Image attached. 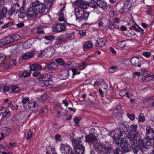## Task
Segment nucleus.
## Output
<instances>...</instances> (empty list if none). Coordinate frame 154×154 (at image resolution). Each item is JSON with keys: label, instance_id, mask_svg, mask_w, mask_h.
Here are the masks:
<instances>
[{"label": "nucleus", "instance_id": "nucleus-1", "mask_svg": "<svg viewBox=\"0 0 154 154\" xmlns=\"http://www.w3.org/2000/svg\"><path fill=\"white\" fill-rule=\"evenodd\" d=\"M45 5L44 3L39 1H35L32 4V7L29 8L26 12V16L27 18H30L36 16L38 13H42L45 11Z\"/></svg>", "mask_w": 154, "mask_h": 154}, {"label": "nucleus", "instance_id": "nucleus-2", "mask_svg": "<svg viewBox=\"0 0 154 154\" xmlns=\"http://www.w3.org/2000/svg\"><path fill=\"white\" fill-rule=\"evenodd\" d=\"M72 142L74 148V152L72 154H83L85 151V147L82 144L81 138L73 139Z\"/></svg>", "mask_w": 154, "mask_h": 154}, {"label": "nucleus", "instance_id": "nucleus-3", "mask_svg": "<svg viewBox=\"0 0 154 154\" xmlns=\"http://www.w3.org/2000/svg\"><path fill=\"white\" fill-rule=\"evenodd\" d=\"M138 143L140 145V149L142 154L147 153V149L152 145V142L149 139L145 138L143 139H139Z\"/></svg>", "mask_w": 154, "mask_h": 154}, {"label": "nucleus", "instance_id": "nucleus-4", "mask_svg": "<svg viewBox=\"0 0 154 154\" xmlns=\"http://www.w3.org/2000/svg\"><path fill=\"white\" fill-rule=\"evenodd\" d=\"M115 144L118 146H120L123 152H126L131 150L130 145L128 144L126 139L120 140L117 139L114 141Z\"/></svg>", "mask_w": 154, "mask_h": 154}, {"label": "nucleus", "instance_id": "nucleus-5", "mask_svg": "<svg viewBox=\"0 0 154 154\" xmlns=\"http://www.w3.org/2000/svg\"><path fill=\"white\" fill-rule=\"evenodd\" d=\"M95 148L97 151L103 152L104 154L110 153L113 150L112 147L110 146H106V144L98 143L95 145Z\"/></svg>", "mask_w": 154, "mask_h": 154}, {"label": "nucleus", "instance_id": "nucleus-6", "mask_svg": "<svg viewBox=\"0 0 154 154\" xmlns=\"http://www.w3.org/2000/svg\"><path fill=\"white\" fill-rule=\"evenodd\" d=\"M139 135V133L136 130H131L128 133V137L130 140L135 143L137 142V137Z\"/></svg>", "mask_w": 154, "mask_h": 154}, {"label": "nucleus", "instance_id": "nucleus-7", "mask_svg": "<svg viewBox=\"0 0 154 154\" xmlns=\"http://www.w3.org/2000/svg\"><path fill=\"white\" fill-rule=\"evenodd\" d=\"M60 149L63 154H72L74 153V150L72 151L70 146L67 144H61Z\"/></svg>", "mask_w": 154, "mask_h": 154}, {"label": "nucleus", "instance_id": "nucleus-8", "mask_svg": "<svg viewBox=\"0 0 154 154\" xmlns=\"http://www.w3.org/2000/svg\"><path fill=\"white\" fill-rule=\"evenodd\" d=\"M133 0H125L124 2V6L122 8L123 12L128 13L132 5Z\"/></svg>", "mask_w": 154, "mask_h": 154}, {"label": "nucleus", "instance_id": "nucleus-9", "mask_svg": "<svg viewBox=\"0 0 154 154\" xmlns=\"http://www.w3.org/2000/svg\"><path fill=\"white\" fill-rule=\"evenodd\" d=\"M130 62L132 65L135 67H140L142 63V61L139 60V57H132L131 59Z\"/></svg>", "mask_w": 154, "mask_h": 154}, {"label": "nucleus", "instance_id": "nucleus-10", "mask_svg": "<svg viewBox=\"0 0 154 154\" xmlns=\"http://www.w3.org/2000/svg\"><path fill=\"white\" fill-rule=\"evenodd\" d=\"M146 136L148 139H153L154 138V131L150 126H147L146 129Z\"/></svg>", "mask_w": 154, "mask_h": 154}, {"label": "nucleus", "instance_id": "nucleus-11", "mask_svg": "<svg viewBox=\"0 0 154 154\" xmlns=\"http://www.w3.org/2000/svg\"><path fill=\"white\" fill-rule=\"evenodd\" d=\"M28 106L29 110L32 111H36L38 109V105L37 103L32 100L29 101Z\"/></svg>", "mask_w": 154, "mask_h": 154}, {"label": "nucleus", "instance_id": "nucleus-12", "mask_svg": "<svg viewBox=\"0 0 154 154\" xmlns=\"http://www.w3.org/2000/svg\"><path fill=\"white\" fill-rule=\"evenodd\" d=\"M89 4V2L85 1L83 0H78L76 2V5L79 7L80 9H87V4Z\"/></svg>", "mask_w": 154, "mask_h": 154}, {"label": "nucleus", "instance_id": "nucleus-13", "mask_svg": "<svg viewBox=\"0 0 154 154\" xmlns=\"http://www.w3.org/2000/svg\"><path fill=\"white\" fill-rule=\"evenodd\" d=\"M106 39L103 38H100L96 41L94 45L96 48H98L104 46L106 45Z\"/></svg>", "mask_w": 154, "mask_h": 154}, {"label": "nucleus", "instance_id": "nucleus-14", "mask_svg": "<svg viewBox=\"0 0 154 154\" xmlns=\"http://www.w3.org/2000/svg\"><path fill=\"white\" fill-rule=\"evenodd\" d=\"M97 138L94 134H91L87 135L85 137V141L89 143H94L96 141Z\"/></svg>", "mask_w": 154, "mask_h": 154}, {"label": "nucleus", "instance_id": "nucleus-15", "mask_svg": "<svg viewBox=\"0 0 154 154\" xmlns=\"http://www.w3.org/2000/svg\"><path fill=\"white\" fill-rule=\"evenodd\" d=\"M66 29L65 25L62 23H57L53 28V30L60 32L63 31Z\"/></svg>", "mask_w": 154, "mask_h": 154}, {"label": "nucleus", "instance_id": "nucleus-16", "mask_svg": "<svg viewBox=\"0 0 154 154\" xmlns=\"http://www.w3.org/2000/svg\"><path fill=\"white\" fill-rule=\"evenodd\" d=\"M13 41V38L11 36L5 37L1 39V42L4 45L10 43Z\"/></svg>", "mask_w": 154, "mask_h": 154}, {"label": "nucleus", "instance_id": "nucleus-17", "mask_svg": "<svg viewBox=\"0 0 154 154\" xmlns=\"http://www.w3.org/2000/svg\"><path fill=\"white\" fill-rule=\"evenodd\" d=\"M84 10L80 9L78 8H75L74 9L75 14L76 17V20H77L81 18L82 14L83 13Z\"/></svg>", "mask_w": 154, "mask_h": 154}, {"label": "nucleus", "instance_id": "nucleus-18", "mask_svg": "<svg viewBox=\"0 0 154 154\" xmlns=\"http://www.w3.org/2000/svg\"><path fill=\"white\" fill-rule=\"evenodd\" d=\"M119 128V130L120 131H123L124 132H127L129 128V126L125 125L122 122H119L118 124Z\"/></svg>", "mask_w": 154, "mask_h": 154}, {"label": "nucleus", "instance_id": "nucleus-19", "mask_svg": "<svg viewBox=\"0 0 154 154\" xmlns=\"http://www.w3.org/2000/svg\"><path fill=\"white\" fill-rule=\"evenodd\" d=\"M42 67L38 64H34L31 65L30 66L31 70L35 71V70H41L42 69Z\"/></svg>", "mask_w": 154, "mask_h": 154}, {"label": "nucleus", "instance_id": "nucleus-20", "mask_svg": "<svg viewBox=\"0 0 154 154\" xmlns=\"http://www.w3.org/2000/svg\"><path fill=\"white\" fill-rule=\"evenodd\" d=\"M129 29L131 30L134 29L136 31L140 32L142 34L144 33L143 30L137 24L133 25L129 27Z\"/></svg>", "mask_w": 154, "mask_h": 154}, {"label": "nucleus", "instance_id": "nucleus-21", "mask_svg": "<svg viewBox=\"0 0 154 154\" xmlns=\"http://www.w3.org/2000/svg\"><path fill=\"white\" fill-rule=\"evenodd\" d=\"M56 62L60 66H63L66 67L67 66H69L71 65V63L69 62V63H65V61L61 58H58L55 60Z\"/></svg>", "mask_w": 154, "mask_h": 154}, {"label": "nucleus", "instance_id": "nucleus-22", "mask_svg": "<svg viewBox=\"0 0 154 154\" xmlns=\"http://www.w3.org/2000/svg\"><path fill=\"white\" fill-rule=\"evenodd\" d=\"M47 57H50L54 53V49L53 47H49L46 49Z\"/></svg>", "mask_w": 154, "mask_h": 154}, {"label": "nucleus", "instance_id": "nucleus-23", "mask_svg": "<svg viewBox=\"0 0 154 154\" xmlns=\"http://www.w3.org/2000/svg\"><path fill=\"white\" fill-rule=\"evenodd\" d=\"M119 130L118 129L115 130L114 131L112 132L111 134L114 139V141L117 139H119Z\"/></svg>", "mask_w": 154, "mask_h": 154}, {"label": "nucleus", "instance_id": "nucleus-24", "mask_svg": "<svg viewBox=\"0 0 154 154\" xmlns=\"http://www.w3.org/2000/svg\"><path fill=\"white\" fill-rule=\"evenodd\" d=\"M7 12L8 9L5 7L2 8L1 10L0 9V20L6 17Z\"/></svg>", "mask_w": 154, "mask_h": 154}, {"label": "nucleus", "instance_id": "nucleus-25", "mask_svg": "<svg viewBox=\"0 0 154 154\" xmlns=\"http://www.w3.org/2000/svg\"><path fill=\"white\" fill-rule=\"evenodd\" d=\"M2 132L5 137L9 136L11 132V129L7 127H2Z\"/></svg>", "mask_w": 154, "mask_h": 154}, {"label": "nucleus", "instance_id": "nucleus-26", "mask_svg": "<svg viewBox=\"0 0 154 154\" xmlns=\"http://www.w3.org/2000/svg\"><path fill=\"white\" fill-rule=\"evenodd\" d=\"M132 145V150L135 154H137L140 149V145L137 144L135 145V143Z\"/></svg>", "mask_w": 154, "mask_h": 154}, {"label": "nucleus", "instance_id": "nucleus-27", "mask_svg": "<svg viewBox=\"0 0 154 154\" xmlns=\"http://www.w3.org/2000/svg\"><path fill=\"white\" fill-rule=\"evenodd\" d=\"M69 71L67 69H65L61 72V75L63 77V79H66L68 77Z\"/></svg>", "mask_w": 154, "mask_h": 154}, {"label": "nucleus", "instance_id": "nucleus-28", "mask_svg": "<svg viewBox=\"0 0 154 154\" xmlns=\"http://www.w3.org/2000/svg\"><path fill=\"white\" fill-rule=\"evenodd\" d=\"M100 0H91L90 2H89V4H87L88 6H90L93 8H96L97 6V3Z\"/></svg>", "mask_w": 154, "mask_h": 154}, {"label": "nucleus", "instance_id": "nucleus-29", "mask_svg": "<svg viewBox=\"0 0 154 154\" xmlns=\"http://www.w3.org/2000/svg\"><path fill=\"white\" fill-rule=\"evenodd\" d=\"M34 55V52H28L24 54L22 56V57L24 59H27L32 57Z\"/></svg>", "mask_w": 154, "mask_h": 154}, {"label": "nucleus", "instance_id": "nucleus-30", "mask_svg": "<svg viewBox=\"0 0 154 154\" xmlns=\"http://www.w3.org/2000/svg\"><path fill=\"white\" fill-rule=\"evenodd\" d=\"M57 68V64L54 62L51 63L48 66L47 68L48 69L51 70H54Z\"/></svg>", "mask_w": 154, "mask_h": 154}, {"label": "nucleus", "instance_id": "nucleus-31", "mask_svg": "<svg viewBox=\"0 0 154 154\" xmlns=\"http://www.w3.org/2000/svg\"><path fill=\"white\" fill-rule=\"evenodd\" d=\"M89 12L87 11H86L84 10L83 13L82 14V15L81 16V18L80 19H83L85 20H87L89 16Z\"/></svg>", "mask_w": 154, "mask_h": 154}, {"label": "nucleus", "instance_id": "nucleus-32", "mask_svg": "<svg viewBox=\"0 0 154 154\" xmlns=\"http://www.w3.org/2000/svg\"><path fill=\"white\" fill-rule=\"evenodd\" d=\"M46 154H57L55 153V148L50 146H48L46 148Z\"/></svg>", "mask_w": 154, "mask_h": 154}, {"label": "nucleus", "instance_id": "nucleus-33", "mask_svg": "<svg viewBox=\"0 0 154 154\" xmlns=\"http://www.w3.org/2000/svg\"><path fill=\"white\" fill-rule=\"evenodd\" d=\"M37 98L39 101L42 103H43L47 99V94H45L40 97H37Z\"/></svg>", "mask_w": 154, "mask_h": 154}, {"label": "nucleus", "instance_id": "nucleus-34", "mask_svg": "<svg viewBox=\"0 0 154 154\" xmlns=\"http://www.w3.org/2000/svg\"><path fill=\"white\" fill-rule=\"evenodd\" d=\"M119 139L124 140L126 139L125 137H127L126 134L127 132H124L123 131H119Z\"/></svg>", "mask_w": 154, "mask_h": 154}, {"label": "nucleus", "instance_id": "nucleus-35", "mask_svg": "<svg viewBox=\"0 0 154 154\" xmlns=\"http://www.w3.org/2000/svg\"><path fill=\"white\" fill-rule=\"evenodd\" d=\"M93 44L91 42L88 41L85 43L83 48L84 49H88L91 48Z\"/></svg>", "mask_w": 154, "mask_h": 154}, {"label": "nucleus", "instance_id": "nucleus-36", "mask_svg": "<svg viewBox=\"0 0 154 154\" xmlns=\"http://www.w3.org/2000/svg\"><path fill=\"white\" fill-rule=\"evenodd\" d=\"M97 6L103 9H105L106 7L107 4L106 2L103 1L102 0H101L98 2Z\"/></svg>", "mask_w": 154, "mask_h": 154}, {"label": "nucleus", "instance_id": "nucleus-37", "mask_svg": "<svg viewBox=\"0 0 154 154\" xmlns=\"http://www.w3.org/2000/svg\"><path fill=\"white\" fill-rule=\"evenodd\" d=\"M11 7L12 8V10H13L14 12H15L16 13L18 12L20 9L19 5L18 4H15L13 6H12Z\"/></svg>", "mask_w": 154, "mask_h": 154}, {"label": "nucleus", "instance_id": "nucleus-38", "mask_svg": "<svg viewBox=\"0 0 154 154\" xmlns=\"http://www.w3.org/2000/svg\"><path fill=\"white\" fill-rule=\"evenodd\" d=\"M130 91V90L129 89H123L120 92L119 94L121 97H124L127 94L129 93Z\"/></svg>", "mask_w": 154, "mask_h": 154}, {"label": "nucleus", "instance_id": "nucleus-39", "mask_svg": "<svg viewBox=\"0 0 154 154\" xmlns=\"http://www.w3.org/2000/svg\"><path fill=\"white\" fill-rule=\"evenodd\" d=\"M138 121L140 122H143L145 120V117L143 113H140L138 116Z\"/></svg>", "mask_w": 154, "mask_h": 154}, {"label": "nucleus", "instance_id": "nucleus-40", "mask_svg": "<svg viewBox=\"0 0 154 154\" xmlns=\"http://www.w3.org/2000/svg\"><path fill=\"white\" fill-rule=\"evenodd\" d=\"M117 45L121 48H123L126 45V43L125 41H119L117 43Z\"/></svg>", "mask_w": 154, "mask_h": 154}, {"label": "nucleus", "instance_id": "nucleus-41", "mask_svg": "<svg viewBox=\"0 0 154 154\" xmlns=\"http://www.w3.org/2000/svg\"><path fill=\"white\" fill-rule=\"evenodd\" d=\"M1 112L3 115L4 116V117L5 118L6 116H10L11 114V112L8 109H5L4 111Z\"/></svg>", "mask_w": 154, "mask_h": 154}, {"label": "nucleus", "instance_id": "nucleus-42", "mask_svg": "<svg viewBox=\"0 0 154 154\" xmlns=\"http://www.w3.org/2000/svg\"><path fill=\"white\" fill-rule=\"evenodd\" d=\"M44 38L47 40L51 42L55 38V37L54 35L45 36Z\"/></svg>", "mask_w": 154, "mask_h": 154}, {"label": "nucleus", "instance_id": "nucleus-43", "mask_svg": "<svg viewBox=\"0 0 154 154\" xmlns=\"http://www.w3.org/2000/svg\"><path fill=\"white\" fill-rule=\"evenodd\" d=\"M23 48L25 49H28L30 48L31 46V44L27 42H25L23 44Z\"/></svg>", "mask_w": 154, "mask_h": 154}, {"label": "nucleus", "instance_id": "nucleus-44", "mask_svg": "<svg viewBox=\"0 0 154 154\" xmlns=\"http://www.w3.org/2000/svg\"><path fill=\"white\" fill-rule=\"evenodd\" d=\"M11 90L13 92L18 93L20 91L19 88L16 86L13 85L11 87Z\"/></svg>", "mask_w": 154, "mask_h": 154}, {"label": "nucleus", "instance_id": "nucleus-45", "mask_svg": "<svg viewBox=\"0 0 154 154\" xmlns=\"http://www.w3.org/2000/svg\"><path fill=\"white\" fill-rule=\"evenodd\" d=\"M13 24V23L12 22H8V23L3 25L2 26V28L3 29H6L9 26L12 25Z\"/></svg>", "mask_w": 154, "mask_h": 154}, {"label": "nucleus", "instance_id": "nucleus-46", "mask_svg": "<svg viewBox=\"0 0 154 154\" xmlns=\"http://www.w3.org/2000/svg\"><path fill=\"white\" fill-rule=\"evenodd\" d=\"M33 132L31 130L29 131L27 134L26 140H29L32 137Z\"/></svg>", "mask_w": 154, "mask_h": 154}, {"label": "nucleus", "instance_id": "nucleus-47", "mask_svg": "<svg viewBox=\"0 0 154 154\" xmlns=\"http://www.w3.org/2000/svg\"><path fill=\"white\" fill-rule=\"evenodd\" d=\"M31 73L28 72H27L25 71L21 73V76L23 77H25L28 76H29L30 75Z\"/></svg>", "mask_w": 154, "mask_h": 154}, {"label": "nucleus", "instance_id": "nucleus-48", "mask_svg": "<svg viewBox=\"0 0 154 154\" xmlns=\"http://www.w3.org/2000/svg\"><path fill=\"white\" fill-rule=\"evenodd\" d=\"M62 44L60 42L57 41V42L55 43L54 45L53 46L54 47L53 48L54 49L56 48H59V47H60Z\"/></svg>", "mask_w": 154, "mask_h": 154}, {"label": "nucleus", "instance_id": "nucleus-49", "mask_svg": "<svg viewBox=\"0 0 154 154\" xmlns=\"http://www.w3.org/2000/svg\"><path fill=\"white\" fill-rule=\"evenodd\" d=\"M127 116L132 121L134 120L135 118L134 114L133 113L131 114L128 113Z\"/></svg>", "mask_w": 154, "mask_h": 154}, {"label": "nucleus", "instance_id": "nucleus-50", "mask_svg": "<svg viewBox=\"0 0 154 154\" xmlns=\"http://www.w3.org/2000/svg\"><path fill=\"white\" fill-rule=\"evenodd\" d=\"M56 40L57 42H60L62 44L63 42H65L64 38L61 36L57 37L56 38Z\"/></svg>", "mask_w": 154, "mask_h": 154}, {"label": "nucleus", "instance_id": "nucleus-51", "mask_svg": "<svg viewBox=\"0 0 154 154\" xmlns=\"http://www.w3.org/2000/svg\"><path fill=\"white\" fill-rule=\"evenodd\" d=\"M143 55L145 57L148 58L151 56V54L149 52L146 51L143 52Z\"/></svg>", "mask_w": 154, "mask_h": 154}, {"label": "nucleus", "instance_id": "nucleus-52", "mask_svg": "<svg viewBox=\"0 0 154 154\" xmlns=\"http://www.w3.org/2000/svg\"><path fill=\"white\" fill-rule=\"evenodd\" d=\"M37 32L39 34H42L44 33V32L41 28L38 27L37 29Z\"/></svg>", "mask_w": 154, "mask_h": 154}, {"label": "nucleus", "instance_id": "nucleus-53", "mask_svg": "<svg viewBox=\"0 0 154 154\" xmlns=\"http://www.w3.org/2000/svg\"><path fill=\"white\" fill-rule=\"evenodd\" d=\"M10 89V87L8 86H5L2 88V90L4 92H8Z\"/></svg>", "mask_w": 154, "mask_h": 154}, {"label": "nucleus", "instance_id": "nucleus-54", "mask_svg": "<svg viewBox=\"0 0 154 154\" xmlns=\"http://www.w3.org/2000/svg\"><path fill=\"white\" fill-rule=\"evenodd\" d=\"M29 98L27 97L24 98L22 100V103L23 104H26L29 101Z\"/></svg>", "mask_w": 154, "mask_h": 154}, {"label": "nucleus", "instance_id": "nucleus-55", "mask_svg": "<svg viewBox=\"0 0 154 154\" xmlns=\"http://www.w3.org/2000/svg\"><path fill=\"white\" fill-rule=\"evenodd\" d=\"M97 22L98 23V25L99 27L104 26V23L103 22L100 21V20H98Z\"/></svg>", "mask_w": 154, "mask_h": 154}, {"label": "nucleus", "instance_id": "nucleus-56", "mask_svg": "<svg viewBox=\"0 0 154 154\" xmlns=\"http://www.w3.org/2000/svg\"><path fill=\"white\" fill-rule=\"evenodd\" d=\"M26 13L19 12L18 13V17L20 18H23L25 16Z\"/></svg>", "mask_w": 154, "mask_h": 154}, {"label": "nucleus", "instance_id": "nucleus-57", "mask_svg": "<svg viewBox=\"0 0 154 154\" xmlns=\"http://www.w3.org/2000/svg\"><path fill=\"white\" fill-rule=\"evenodd\" d=\"M46 77V74H41L38 77V79L39 81L43 80V79L45 78Z\"/></svg>", "mask_w": 154, "mask_h": 154}, {"label": "nucleus", "instance_id": "nucleus-58", "mask_svg": "<svg viewBox=\"0 0 154 154\" xmlns=\"http://www.w3.org/2000/svg\"><path fill=\"white\" fill-rule=\"evenodd\" d=\"M74 121L76 126H79V119L77 117H76L74 119Z\"/></svg>", "mask_w": 154, "mask_h": 154}, {"label": "nucleus", "instance_id": "nucleus-59", "mask_svg": "<svg viewBox=\"0 0 154 154\" xmlns=\"http://www.w3.org/2000/svg\"><path fill=\"white\" fill-rule=\"evenodd\" d=\"M86 33V32L85 30H80L79 32V34L82 36L85 35Z\"/></svg>", "mask_w": 154, "mask_h": 154}, {"label": "nucleus", "instance_id": "nucleus-60", "mask_svg": "<svg viewBox=\"0 0 154 154\" xmlns=\"http://www.w3.org/2000/svg\"><path fill=\"white\" fill-rule=\"evenodd\" d=\"M32 75L34 77H39L40 75V72L39 71H35L33 73Z\"/></svg>", "mask_w": 154, "mask_h": 154}, {"label": "nucleus", "instance_id": "nucleus-61", "mask_svg": "<svg viewBox=\"0 0 154 154\" xmlns=\"http://www.w3.org/2000/svg\"><path fill=\"white\" fill-rule=\"evenodd\" d=\"M120 152H121L120 149L118 148L115 149L113 151L114 154H120Z\"/></svg>", "mask_w": 154, "mask_h": 154}, {"label": "nucleus", "instance_id": "nucleus-62", "mask_svg": "<svg viewBox=\"0 0 154 154\" xmlns=\"http://www.w3.org/2000/svg\"><path fill=\"white\" fill-rule=\"evenodd\" d=\"M72 71L73 72V75H74L78 74H79L80 72H77L76 70L75 69H72Z\"/></svg>", "mask_w": 154, "mask_h": 154}, {"label": "nucleus", "instance_id": "nucleus-63", "mask_svg": "<svg viewBox=\"0 0 154 154\" xmlns=\"http://www.w3.org/2000/svg\"><path fill=\"white\" fill-rule=\"evenodd\" d=\"M130 128L132 129V130H136L137 128V126L136 125H131Z\"/></svg>", "mask_w": 154, "mask_h": 154}, {"label": "nucleus", "instance_id": "nucleus-64", "mask_svg": "<svg viewBox=\"0 0 154 154\" xmlns=\"http://www.w3.org/2000/svg\"><path fill=\"white\" fill-rule=\"evenodd\" d=\"M40 81L38 83L39 85L41 86H45V80H42Z\"/></svg>", "mask_w": 154, "mask_h": 154}]
</instances>
